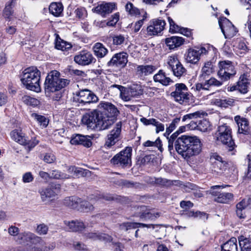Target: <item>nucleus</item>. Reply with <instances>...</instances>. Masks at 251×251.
<instances>
[{"label":"nucleus","mask_w":251,"mask_h":251,"mask_svg":"<svg viewBox=\"0 0 251 251\" xmlns=\"http://www.w3.org/2000/svg\"><path fill=\"white\" fill-rule=\"evenodd\" d=\"M202 144L196 136L182 135L178 137L174 145L176 151L184 158L199 154L201 151Z\"/></svg>","instance_id":"nucleus-1"},{"label":"nucleus","mask_w":251,"mask_h":251,"mask_svg":"<svg viewBox=\"0 0 251 251\" xmlns=\"http://www.w3.org/2000/svg\"><path fill=\"white\" fill-rule=\"evenodd\" d=\"M60 73L57 71L50 72L46 76L44 82V89L46 94L48 95L52 93V99L54 100L58 101L62 96L60 90L65 87L69 83L67 79L59 77Z\"/></svg>","instance_id":"nucleus-2"},{"label":"nucleus","mask_w":251,"mask_h":251,"mask_svg":"<svg viewBox=\"0 0 251 251\" xmlns=\"http://www.w3.org/2000/svg\"><path fill=\"white\" fill-rule=\"evenodd\" d=\"M16 241L21 244L34 245L31 250L33 251H49L53 248L48 246L43 239L34 233L30 231H24L20 233L16 238Z\"/></svg>","instance_id":"nucleus-3"},{"label":"nucleus","mask_w":251,"mask_h":251,"mask_svg":"<svg viewBox=\"0 0 251 251\" xmlns=\"http://www.w3.org/2000/svg\"><path fill=\"white\" fill-rule=\"evenodd\" d=\"M40 77V71L36 67H31L24 70L21 80L27 89L39 92L41 91Z\"/></svg>","instance_id":"nucleus-4"},{"label":"nucleus","mask_w":251,"mask_h":251,"mask_svg":"<svg viewBox=\"0 0 251 251\" xmlns=\"http://www.w3.org/2000/svg\"><path fill=\"white\" fill-rule=\"evenodd\" d=\"M215 138L218 144H222L229 151H233L236 145L232 136V129L226 124H224L218 127L215 132Z\"/></svg>","instance_id":"nucleus-5"},{"label":"nucleus","mask_w":251,"mask_h":251,"mask_svg":"<svg viewBox=\"0 0 251 251\" xmlns=\"http://www.w3.org/2000/svg\"><path fill=\"white\" fill-rule=\"evenodd\" d=\"M213 49V46L209 44L195 49H189L185 55V60L187 62L196 64L200 60L201 56L208 54Z\"/></svg>","instance_id":"nucleus-6"},{"label":"nucleus","mask_w":251,"mask_h":251,"mask_svg":"<svg viewBox=\"0 0 251 251\" xmlns=\"http://www.w3.org/2000/svg\"><path fill=\"white\" fill-rule=\"evenodd\" d=\"M132 151L131 147H126L125 150L116 154L111 159V163L122 168L130 167L131 165Z\"/></svg>","instance_id":"nucleus-7"},{"label":"nucleus","mask_w":251,"mask_h":251,"mask_svg":"<svg viewBox=\"0 0 251 251\" xmlns=\"http://www.w3.org/2000/svg\"><path fill=\"white\" fill-rule=\"evenodd\" d=\"M175 86L176 90L171 93V96L180 104H186L188 103L191 95L188 93L186 85L183 83H176Z\"/></svg>","instance_id":"nucleus-8"},{"label":"nucleus","mask_w":251,"mask_h":251,"mask_svg":"<svg viewBox=\"0 0 251 251\" xmlns=\"http://www.w3.org/2000/svg\"><path fill=\"white\" fill-rule=\"evenodd\" d=\"M167 64L175 76L180 78L186 75L187 70L179 61L176 55L169 56L168 57Z\"/></svg>","instance_id":"nucleus-9"},{"label":"nucleus","mask_w":251,"mask_h":251,"mask_svg":"<svg viewBox=\"0 0 251 251\" xmlns=\"http://www.w3.org/2000/svg\"><path fill=\"white\" fill-rule=\"evenodd\" d=\"M122 126V122L117 123L113 129L107 135L104 144L105 148H111L120 140Z\"/></svg>","instance_id":"nucleus-10"},{"label":"nucleus","mask_w":251,"mask_h":251,"mask_svg":"<svg viewBox=\"0 0 251 251\" xmlns=\"http://www.w3.org/2000/svg\"><path fill=\"white\" fill-rule=\"evenodd\" d=\"M219 24L225 37L226 39L232 38L238 31L235 26L226 18L219 19Z\"/></svg>","instance_id":"nucleus-11"},{"label":"nucleus","mask_w":251,"mask_h":251,"mask_svg":"<svg viewBox=\"0 0 251 251\" xmlns=\"http://www.w3.org/2000/svg\"><path fill=\"white\" fill-rule=\"evenodd\" d=\"M75 99L78 102L83 104L96 102L99 100L98 97L88 89H83L76 92Z\"/></svg>","instance_id":"nucleus-12"},{"label":"nucleus","mask_w":251,"mask_h":251,"mask_svg":"<svg viewBox=\"0 0 251 251\" xmlns=\"http://www.w3.org/2000/svg\"><path fill=\"white\" fill-rule=\"evenodd\" d=\"M74 61L81 66H87L96 61L93 54L87 50H83L78 52L74 57Z\"/></svg>","instance_id":"nucleus-13"},{"label":"nucleus","mask_w":251,"mask_h":251,"mask_svg":"<svg viewBox=\"0 0 251 251\" xmlns=\"http://www.w3.org/2000/svg\"><path fill=\"white\" fill-rule=\"evenodd\" d=\"M115 117L108 116L99 111V117L97 121L96 130H102L108 129L115 123Z\"/></svg>","instance_id":"nucleus-14"},{"label":"nucleus","mask_w":251,"mask_h":251,"mask_svg":"<svg viewBox=\"0 0 251 251\" xmlns=\"http://www.w3.org/2000/svg\"><path fill=\"white\" fill-rule=\"evenodd\" d=\"M160 214L159 213H151L150 212L147 206L142 205L138 207L134 216L138 217L143 221H153L159 217Z\"/></svg>","instance_id":"nucleus-15"},{"label":"nucleus","mask_w":251,"mask_h":251,"mask_svg":"<svg viewBox=\"0 0 251 251\" xmlns=\"http://www.w3.org/2000/svg\"><path fill=\"white\" fill-rule=\"evenodd\" d=\"M127 57V54L124 52L116 53L107 62V65L108 67H124L128 61Z\"/></svg>","instance_id":"nucleus-16"},{"label":"nucleus","mask_w":251,"mask_h":251,"mask_svg":"<svg viewBox=\"0 0 251 251\" xmlns=\"http://www.w3.org/2000/svg\"><path fill=\"white\" fill-rule=\"evenodd\" d=\"M116 4L115 2H102L95 7L92 10L101 16L105 17L116 9Z\"/></svg>","instance_id":"nucleus-17"},{"label":"nucleus","mask_w":251,"mask_h":251,"mask_svg":"<svg viewBox=\"0 0 251 251\" xmlns=\"http://www.w3.org/2000/svg\"><path fill=\"white\" fill-rule=\"evenodd\" d=\"M143 94V90L140 85L134 84L125 89V94H123V100L129 101L131 98H137Z\"/></svg>","instance_id":"nucleus-18"},{"label":"nucleus","mask_w":251,"mask_h":251,"mask_svg":"<svg viewBox=\"0 0 251 251\" xmlns=\"http://www.w3.org/2000/svg\"><path fill=\"white\" fill-rule=\"evenodd\" d=\"M166 23L164 20L156 19L150 22L147 31L149 35H156L160 33L164 29Z\"/></svg>","instance_id":"nucleus-19"},{"label":"nucleus","mask_w":251,"mask_h":251,"mask_svg":"<svg viewBox=\"0 0 251 251\" xmlns=\"http://www.w3.org/2000/svg\"><path fill=\"white\" fill-rule=\"evenodd\" d=\"M99 113V111L97 110L86 113L81 119L82 123L87 125L88 127L96 130Z\"/></svg>","instance_id":"nucleus-20"},{"label":"nucleus","mask_w":251,"mask_h":251,"mask_svg":"<svg viewBox=\"0 0 251 251\" xmlns=\"http://www.w3.org/2000/svg\"><path fill=\"white\" fill-rule=\"evenodd\" d=\"M234 121L238 127V133L244 135H248L250 133L251 129L249 122L246 118L237 115L234 117Z\"/></svg>","instance_id":"nucleus-21"},{"label":"nucleus","mask_w":251,"mask_h":251,"mask_svg":"<svg viewBox=\"0 0 251 251\" xmlns=\"http://www.w3.org/2000/svg\"><path fill=\"white\" fill-rule=\"evenodd\" d=\"M83 236L87 239H91L93 241L99 240L110 242L112 240L111 236L109 235L99 232H85L83 233Z\"/></svg>","instance_id":"nucleus-22"},{"label":"nucleus","mask_w":251,"mask_h":251,"mask_svg":"<svg viewBox=\"0 0 251 251\" xmlns=\"http://www.w3.org/2000/svg\"><path fill=\"white\" fill-rule=\"evenodd\" d=\"M98 107L103 110L102 112H101V113L106 114L108 116L115 117L119 113L116 106L110 102H101L99 103Z\"/></svg>","instance_id":"nucleus-23"},{"label":"nucleus","mask_w":251,"mask_h":251,"mask_svg":"<svg viewBox=\"0 0 251 251\" xmlns=\"http://www.w3.org/2000/svg\"><path fill=\"white\" fill-rule=\"evenodd\" d=\"M214 167L215 169L214 171L220 173L226 171L228 168L233 171V172L237 173L236 167L232 162H228L225 160L221 162H215L214 164Z\"/></svg>","instance_id":"nucleus-24"},{"label":"nucleus","mask_w":251,"mask_h":251,"mask_svg":"<svg viewBox=\"0 0 251 251\" xmlns=\"http://www.w3.org/2000/svg\"><path fill=\"white\" fill-rule=\"evenodd\" d=\"M237 84L238 91L240 93L243 94L247 93L250 82L246 74H243L240 75L237 81Z\"/></svg>","instance_id":"nucleus-25"},{"label":"nucleus","mask_w":251,"mask_h":251,"mask_svg":"<svg viewBox=\"0 0 251 251\" xmlns=\"http://www.w3.org/2000/svg\"><path fill=\"white\" fill-rule=\"evenodd\" d=\"M153 80L163 86H168L173 82L169 77L167 76L166 73L162 70H160L157 74L154 75Z\"/></svg>","instance_id":"nucleus-26"},{"label":"nucleus","mask_w":251,"mask_h":251,"mask_svg":"<svg viewBox=\"0 0 251 251\" xmlns=\"http://www.w3.org/2000/svg\"><path fill=\"white\" fill-rule=\"evenodd\" d=\"M73 145H82L86 147H90L92 145V142L87 136L77 134L73 137L70 141Z\"/></svg>","instance_id":"nucleus-27"},{"label":"nucleus","mask_w":251,"mask_h":251,"mask_svg":"<svg viewBox=\"0 0 251 251\" xmlns=\"http://www.w3.org/2000/svg\"><path fill=\"white\" fill-rule=\"evenodd\" d=\"M153 226L152 225H147L139 223H130L126 222L123 223L119 225V229L122 231H128L131 229H135L139 227H150Z\"/></svg>","instance_id":"nucleus-28"},{"label":"nucleus","mask_w":251,"mask_h":251,"mask_svg":"<svg viewBox=\"0 0 251 251\" xmlns=\"http://www.w3.org/2000/svg\"><path fill=\"white\" fill-rule=\"evenodd\" d=\"M40 195L42 201L46 204H48L54 200L56 193L52 189L47 188L40 192Z\"/></svg>","instance_id":"nucleus-29"},{"label":"nucleus","mask_w":251,"mask_h":251,"mask_svg":"<svg viewBox=\"0 0 251 251\" xmlns=\"http://www.w3.org/2000/svg\"><path fill=\"white\" fill-rule=\"evenodd\" d=\"M94 55L98 58H103L108 52V50L101 43H96L93 47Z\"/></svg>","instance_id":"nucleus-30"},{"label":"nucleus","mask_w":251,"mask_h":251,"mask_svg":"<svg viewBox=\"0 0 251 251\" xmlns=\"http://www.w3.org/2000/svg\"><path fill=\"white\" fill-rule=\"evenodd\" d=\"M70 229V231L80 232L84 229L86 227L85 225L82 221L75 220L71 222H65Z\"/></svg>","instance_id":"nucleus-31"},{"label":"nucleus","mask_w":251,"mask_h":251,"mask_svg":"<svg viewBox=\"0 0 251 251\" xmlns=\"http://www.w3.org/2000/svg\"><path fill=\"white\" fill-rule=\"evenodd\" d=\"M165 42L169 48L172 50L178 47L183 44L184 39L182 37L178 36H172L166 38Z\"/></svg>","instance_id":"nucleus-32"},{"label":"nucleus","mask_w":251,"mask_h":251,"mask_svg":"<svg viewBox=\"0 0 251 251\" xmlns=\"http://www.w3.org/2000/svg\"><path fill=\"white\" fill-rule=\"evenodd\" d=\"M80 203H81V199L75 196L67 197L64 200V204L72 209L78 210Z\"/></svg>","instance_id":"nucleus-33"},{"label":"nucleus","mask_w":251,"mask_h":251,"mask_svg":"<svg viewBox=\"0 0 251 251\" xmlns=\"http://www.w3.org/2000/svg\"><path fill=\"white\" fill-rule=\"evenodd\" d=\"M186 127H187L186 126H180L179 129L176 131L175 133H174L169 138H168V150L170 151V152H171V151L174 150V145L175 144L176 141L177 140V136L178 135L182 133L183 132L185 131Z\"/></svg>","instance_id":"nucleus-34"},{"label":"nucleus","mask_w":251,"mask_h":251,"mask_svg":"<svg viewBox=\"0 0 251 251\" xmlns=\"http://www.w3.org/2000/svg\"><path fill=\"white\" fill-rule=\"evenodd\" d=\"M218 71H226L230 73H236V71L231 61L224 60L220 61L218 63Z\"/></svg>","instance_id":"nucleus-35"},{"label":"nucleus","mask_w":251,"mask_h":251,"mask_svg":"<svg viewBox=\"0 0 251 251\" xmlns=\"http://www.w3.org/2000/svg\"><path fill=\"white\" fill-rule=\"evenodd\" d=\"M221 251H238L237 240L232 237L221 246Z\"/></svg>","instance_id":"nucleus-36"},{"label":"nucleus","mask_w":251,"mask_h":251,"mask_svg":"<svg viewBox=\"0 0 251 251\" xmlns=\"http://www.w3.org/2000/svg\"><path fill=\"white\" fill-rule=\"evenodd\" d=\"M215 71V67L212 62L209 61L205 63L204 66L201 69V77L205 79L206 76L209 75Z\"/></svg>","instance_id":"nucleus-37"},{"label":"nucleus","mask_w":251,"mask_h":251,"mask_svg":"<svg viewBox=\"0 0 251 251\" xmlns=\"http://www.w3.org/2000/svg\"><path fill=\"white\" fill-rule=\"evenodd\" d=\"M156 70V67L153 65H139L137 67V72L144 75H151Z\"/></svg>","instance_id":"nucleus-38"},{"label":"nucleus","mask_w":251,"mask_h":251,"mask_svg":"<svg viewBox=\"0 0 251 251\" xmlns=\"http://www.w3.org/2000/svg\"><path fill=\"white\" fill-rule=\"evenodd\" d=\"M63 10V7L61 3L52 2L49 6L50 12L55 17L59 16Z\"/></svg>","instance_id":"nucleus-39"},{"label":"nucleus","mask_w":251,"mask_h":251,"mask_svg":"<svg viewBox=\"0 0 251 251\" xmlns=\"http://www.w3.org/2000/svg\"><path fill=\"white\" fill-rule=\"evenodd\" d=\"M10 135L12 139L19 144L23 145V144L26 143L25 136V134L22 133L21 131H18L17 130H13L10 133Z\"/></svg>","instance_id":"nucleus-40"},{"label":"nucleus","mask_w":251,"mask_h":251,"mask_svg":"<svg viewBox=\"0 0 251 251\" xmlns=\"http://www.w3.org/2000/svg\"><path fill=\"white\" fill-rule=\"evenodd\" d=\"M233 195L230 193L222 192L214 199L215 201L220 203H228L233 199Z\"/></svg>","instance_id":"nucleus-41"},{"label":"nucleus","mask_w":251,"mask_h":251,"mask_svg":"<svg viewBox=\"0 0 251 251\" xmlns=\"http://www.w3.org/2000/svg\"><path fill=\"white\" fill-rule=\"evenodd\" d=\"M239 244L241 251H251V238H243V237H240L239 238Z\"/></svg>","instance_id":"nucleus-42"},{"label":"nucleus","mask_w":251,"mask_h":251,"mask_svg":"<svg viewBox=\"0 0 251 251\" xmlns=\"http://www.w3.org/2000/svg\"><path fill=\"white\" fill-rule=\"evenodd\" d=\"M126 11L131 16H137L140 14V10L134 6L130 2H127L125 5Z\"/></svg>","instance_id":"nucleus-43"},{"label":"nucleus","mask_w":251,"mask_h":251,"mask_svg":"<svg viewBox=\"0 0 251 251\" xmlns=\"http://www.w3.org/2000/svg\"><path fill=\"white\" fill-rule=\"evenodd\" d=\"M33 117L42 128L46 127L49 122V119L44 116L40 115L36 113H33L31 115Z\"/></svg>","instance_id":"nucleus-44"},{"label":"nucleus","mask_w":251,"mask_h":251,"mask_svg":"<svg viewBox=\"0 0 251 251\" xmlns=\"http://www.w3.org/2000/svg\"><path fill=\"white\" fill-rule=\"evenodd\" d=\"M236 73H230L226 71H218L217 75L220 80L223 82L228 81L235 75Z\"/></svg>","instance_id":"nucleus-45"},{"label":"nucleus","mask_w":251,"mask_h":251,"mask_svg":"<svg viewBox=\"0 0 251 251\" xmlns=\"http://www.w3.org/2000/svg\"><path fill=\"white\" fill-rule=\"evenodd\" d=\"M180 120V118H176L174 119L172 123L170 124L169 126L166 128V130L164 135L167 138L168 140L169 134L176 128L177 125H178Z\"/></svg>","instance_id":"nucleus-46"},{"label":"nucleus","mask_w":251,"mask_h":251,"mask_svg":"<svg viewBox=\"0 0 251 251\" xmlns=\"http://www.w3.org/2000/svg\"><path fill=\"white\" fill-rule=\"evenodd\" d=\"M50 178L56 179H68L70 176L65 173H62L60 171L54 170H52L50 173Z\"/></svg>","instance_id":"nucleus-47"},{"label":"nucleus","mask_w":251,"mask_h":251,"mask_svg":"<svg viewBox=\"0 0 251 251\" xmlns=\"http://www.w3.org/2000/svg\"><path fill=\"white\" fill-rule=\"evenodd\" d=\"M182 209L181 210V214L182 216H183L185 217L190 218V217H197L200 216L201 213L200 211H197L195 212L194 211L189 210L190 208H181Z\"/></svg>","instance_id":"nucleus-48"},{"label":"nucleus","mask_w":251,"mask_h":251,"mask_svg":"<svg viewBox=\"0 0 251 251\" xmlns=\"http://www.w3.org/2000/svg\"><path fill=\"white\" fill-rule=\"evenodd\" d=\"M94 207L90 202L87 201H83L81 200L79 207L78 210L84 212H88L93 210Z\"/></svg>","instance_id":"nucleus-49"},{"label":"nucleus","mask_w":251,"mask_h":251,"mask_svg":"<svg viewBox=\"0 0 251 251\" xmlns=\"http://www.w3.org/2000/svg\"><path fill=\"white\" fill-rule=\"evenodd\" d=\"M145 147H154L157 148L161 152L163 151L162 145L161 141L159 138H158L155 141H147L144 143Z\"/></svg>","instance_id":"nucleus-50"},{"label":"nucleus","mask_w":251,"mask_h":251,"mask_svg":"<svg viewBox=\"0 0 251 251\" xmlns=\"http://www.w3.org/2000/svg\"><path fill=\"white\" fill-rule=\"evenodd\" d=\"M114 197L111 194H99L94 196L93 197L90 198L91 200H94L96 201H100L103 202L104 201H112L114 200Z\"/></svg>","instance_id":"nucleus-51"},{"label":"nucleus","mask_w":251,"mask_h":251,"mask_svg":"<svg viewBox=\"0 0 251 251\" xmlns=\"http://www.w3.org/2000/svg\"><path fill=\"white\" fill-rule=\"evenodd\" d=\"M72 45L71 44L66 42L61 39L57 40L55 43V48L57 50H66L71 49Z\"/></svg>","instance_id":"nucleus-52"},{"label":"nucleus","mask_w":251,"mask_h":251,"mask_svg":"<svg viewBox=\"0 0 251 251\" xmlns=\"http://www.w3.org/2000/svg\"><path fill=\"white\" fill-rule=\"evenodd\" d=\"M205 113L202 111H198L194 113H190L184 115L182 118V121L185 122L188 120L196 119L203 116Z\"/></svg>","instance_id":"nucleus-53"},{"label":"nucleus","mask_w":251,"mask_h":251,"mask_svg":"<svg viewBox=\"0 0 251 251\" xmlns=\"http://www.w3.org/2000/svg\"><path fill=\"white\" fill-rule=\"evenodd\" d=\"M22 101L26 105H31L33 107L37 106L39 104V101L36 99L26 95L22 97Z\"/></svg>","instance_id":"nucleus-54"},{"label":"nucleus","mask_w":251,"mask_h":251,"mask_svg":"<svg viewBox=\"0 0 251 251\" xmlns=\"http://www.w3.org/2000/svg\"><path fill=\"white\" fill-rule=\"evenodd\" d=\"M111 182L120 186H125L126 187H131L134 186V183L132 181L125 179H115L114 180H111Z\"/></svg>","instance_id":"nucleus-55"},{"label":"nucleus","mask_w":251,"mask_h":251,"mask_svg":"<svg viewBox=\"0 0 251 251\" xmlns=\"http://www.w3.org/2000/svg\"><path fill=\"white\" fill-rule=\"evenodd\" d=\"M48 230V226L44 223L38 225L35 229L36 232L40 235H46Z\"/></svg>","instance_id":"nucleus-56"},{"label":"nucleus","mask_w":251,"mask_h":251,"mask_svg":"<svg viewBox=\"0 0 251 251\" xmlns=\"http://www.w3.org/2000/svg\"><path fill=\"white\" fill-rule=\"evenodd\" d=\"M210 123L206 120H200L198 123V130L205 132L210 126Z\"/></svg>","instance_id":"nucleus-57"},{"label":"nucleus","mask_w":251,"mask_h":251,"mask_svg":"<svg viewBox=\"0 0 251 251\" xmlns=\"http://www.w3.org/2000/svg\"><path fill=\"white\" fill-rule=\"evenodd\" d=\"M125 41V37L122 35H115L112 37L113 44L119 46L123 44Z\"/></svg>","instance_id":"nucleus-58"},{"label":"nucleus","mask_w":251,"mask_h":251,"mask_svg":"<svg viewBox=\"0 0 251 251\" xmlns=\"http://www.w3.org/2000/svg\"><path fill=\"white\" fill-rule=\"evenodd\" d=\"M168 21L170 24V31L172 32H179L182 27L176 24L170 17H168Z\"/></svg>","instance_id":"nucleus-59"},{"label":"nucleus","mask_w":251,"mask_h":251,"mask_svg":"<svg viewBox=\"0 0 251 251\" xmlns=\"http://www.w3.org/2000/svg\"><path fill=\"white\" fill-rule=\"evenodd\" d=\"M76 17L79 19H84L87 15V11L84 7H79L75 11Z\"/></svg>","instance_id":"nucleus-60"},{"label":"nucleus","mask_w":251,"mask_h":251,"mask_svg":"<svg viewBox=\"0 0 251 251\" xmlns=\"http://www.w3.org/2000/svg\"><path fill=\"white\" fill-rule=\"evenodd\" d=\"M90 172L86 169H84L81 168L76 167L75 176L76 177L86 176H88Z\"/></svg>","instance_id":"nucleus-61"},{"label":"nucleus","mask_w":251,"mask_h":251,"mask_svg":"<svg viewBox=\"0 0 251 251\" xmlns=\"http://www.w3.org/2000/svg\"><path fill=\"white\" fill-rule=\"evenodd\" d=\"M119 20V14L118 13H115L113 14L111 19L106 22V26H114L116 23L118 22Z\"/></svg>","instance_id":"nucleus-62"},{"label":"nucleus","mask_w":251,"mask_h":251,"mask_svg":"<svg viewBox=\"0 0 251 251\" xmlns=\"http://www.w3.org/2000/svg\"><path fill=\"white\" fill-rule=\"evenodd\" d=\"M75 249L77 251H89L87 246L79 242H75L73 243Z\"/></svg>","instance_id":"nucleus-63"},{"label":"nucleus","mask_w":251,"mask_h":251,"mask_svg":"<svg viewBox=\"0 0 251 251\" xmlns=\"http://www.w3.org/2000/svg\"><path fill=\"white\" fill-rule=\"evenodd\" d=\"M11 6V3H7L5 5V7L3 10V16L5 18L9 19L13 14Z\"/></svg>","instance_id":"nucleus-64"}]
</instances>
